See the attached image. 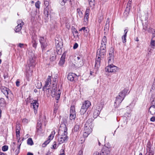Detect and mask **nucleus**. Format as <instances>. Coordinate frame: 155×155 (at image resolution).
<instances>
[{
    "mask_svg": "<svg viewBox=\"0 0 155 155\" xmlns=\"http://www.w3.org/2000/svg\"><path fill=\"white\" fill-rule=\"evenodd\" d=\"M21 145V143L20 144V145H19L18 147H17V149L15 151V153L17 155L18 154V153L19 152V150L20 149V146Z\"/></svg>",
    "mask_w": 155,
    "mask_h": 155,
    "instance_id": "obj_45",
    "label": "nucleus"
},
{
    "mask_svg": "<svg viewBox=\"0 0 155 155\" xmlns=\"http://www.w3.org/2000/svg\"><path fill=\"white\" fill-rule=\"evenodd\" d=\"M78 47V44L77 43H75V44L74 45L73 47V48L74 49H76Z\"/></svg>",
    "mask_w": 155,
    "mask_h": 155,
    "instance_id": "obj_52",
    "label": "nucleus"
},
{
    "mask_svg": "<svg viewBox=\"0 0 155 155\" xmlns=\"http://www.w3.org/2000/svg\"><path fill=\"white\" fill-rule=\"evenodd\" d=\"M80 125L79 124L76 125L74 128V130L75 131H77L79 128Z\"/></svg>",
    "mask_w": 155,
    "mask_h": 155,
    "instance_id": "obj_41",
    "label": "nucleus"
},
{
    "mask_svg": "<svg viewBox=\"0 0 155 155\" xmlns=\"http://www.w3.org/2000/svg\"><path fill=\"white\" fill-rule=\"evenodd\" d=\"M53 83L55 84V85H54V86H55V84H56V87H57V83L56 82V78L54 79V80L53 81Z\"/></svg>",
    "mask_w": 155,
    "mask_h": 155,
    "instance_id": "obj_59",
    "label": "nucleus"
},
{
    "mask_svg": "<svg viewBox=\"0 0 155 155\" xmlns=\"http://www.w3.org/2000/svg\"><path fill=\"white\" fill-rule=\"evenodd\" d=\"M102 109V107L101 106L98 105L97 106L93 114V117L94 118H96L99 115Z\"/></svg>",
    "mask_w": 155,
    "mask_h": 155,
    "instance_id": "obj_18",
    "label": "nucleus"
},
{
    "mask_svg": "<svg viewBox=\"0 0 155 155\" xmlns=\"http://www.w3.org/2000/svg\"><path fill=\"white\" fill-rule=\"evenodd\" d=\"M41 127H42V124L41 123H40L38 122L37 124V131L39 133H40L42 131L41 129Z\"/></svg>",
    "mask_w": 155,
    "mask_h": 155,
    "instance_id": "obj_31",
    "label": "nucleus"
},
{
    "mask_svg": "<svg viewBox=\"0 0 155 155\" xmlns=\"http://www.w3.org/2000/svg\"><path fill=\"white\" fill-rule=\"evenodd\" d=\"M40 4H41L40 2L39 1H38L35 3V5L36 7L38 8H40Z\"/></svg>",
    "mask_w": 155,
    "mask_h": 155,
    "instance_id": "obj_44",
    "label": "nucleus"
},
{
    "mask_svg": "<svg viewBox=\"0 0 155 155\" xmlns=\"http://www.w3.org/2000/svg\"><path fill=\"white\" fill-rule=\"evenodd\" d=\"M109 56H114V49L113 47H110V49Z\"/></svg>",
    "mask_w": 155,
    "mask_h": 155,
    "instance_id": "obj_33",
    "label": "nucleus"
},
{
    "mask_svg": "<svg viewBox=\"0 0 155 155\" xmlns=\"http://www.w3.org/2000/svg\"><path fill=\"white\" fill-rule=\"evenodd\" d=\"M147 152L148 153V155H154L153 151L151 150V148L149 146L147 147Z\"/></svg>",
    "mask_w": 155,
    "mask_h": 155,
    "instance_id": "obj_32",
    "label": "nucleus"
},
{
    "mask_svg": "<svg viewBox=\"0 0 155 155\" xmlns=\"http://www.w3.org/2000/svg\"><path fill=\"white\" fill-rule=\"evenodd\" d=\"M75 107L74 106H71L70 110V119L71 120H74L76 117Z\"/></svg>",
    "mask_w": 155,
    "mask_h": 155,
    "instance_id": "obj_16",
    "label": "nucleus"
},
{
    "mask_svg": "<svg viewBox=\"0 0 155 155\" xmlns=\"http://www.w3.org/2000/svg\"><path fill=\"white\" fill-rule=\"evenodd\" d=\"M16 85L18 87L20 85V82L19 80H17L16 82Z\"/></svg>",
    "mask_w": 155,
    "mask_h": 155,
    "instance_id": "obj_55",
    "label": "nucleus"
},
{
    "mask_svg": "<svg viewBox=\"0 0 155 155\" xmlns=\"http://www.w3.org/2000/svg\"><path fill=\"white\" fill-rule=\"evenodd\" d=\"M126 37L127 35H124L122 37V41L124 43H125L126 42Z\"/></svg>",
    "mask_w": 155,
    "mask_h": 155,
    "instance_id": "obj_39",
    "label": "nucleus"
},
{
    "mask_svg": "<svg viewBox=\"0 0 155 155\" xmlns=\"http://www.w3.org/2000/svg\"><path fill=\"white\" fill-rule=\"evenodd\" d=\"M35 57L33 53H30L29 56V61L28 62V67L30 68L29 67L31 66V67H34L35 65Z\"/></svg>",
    "mask_w": 155,
    "mask_h": 155,
    "instance_id": "obj_9",
    "label": "nucleus"
},
{
    "mask_svg": "<svg viewBox=\"0 0 155 155\" xmlns=\"http://www.w3.org/2000/svg\"><path fill=\"white\" fill-rule=\"evenodd\" d=\"M107 41V38L105 36H104L103 37L100 48L98 49L97 51V55H99V56L101 55V56H103L106 54Z\"/></svg>",
    "mask_w": 155,
    "mask_h": 155,
    "instance_id": "obj_3",
    "label": "nucleus"
},
{
    "mask_svg": "<svg viewBox=\"0 0 155 155\" xmlns=\"http://www.w3.org/2000/svg\"><path fill=\"white\" fill-rule=\"evenodd\" d=\"M31 104H33L35 113L36 114L37 112V110L39 104L37 101L33 100Z\"/></svg>",
    "mask_w": 155,
    "mask_h": 155,
    "instance_id": "obj_20",
    "label": "nucleus"
},
{
    "mask_svg": "<svg viewBox=\"0 0 155 155\" xmlns=\"http://www.w3.org/2000/svg\"><path fill=\"white\" fill-rule=\"evenodd\" d=\"M109 28V24H106L104 27V30L108 29Z\"/></svg>",
    "mask_w": 155,
    "mask_h": 155,
    "instance_id": "obj_51",
    "label": "nucleus"
},
{
    "mask_svg": "<svg viewBox=\"0 0 155 155\" xmlns=\"http://www.w3.org/2000/svg\"><path fill=\"white\" fill-rule=\"evenodd\" d=\"M114 61V56H109L108 57V65H113Z\"/></svg>",
    "mask_w": 155,
    "mask_h": 155,
    "instance_id": "obj_30",
    "label": "nucleus"
},
{
    "mask_svg": "<svg viewBox=\"0 0 155 155\" xmlns=\"http://www.w3.org/2000/svg\"><path fill=\"white\" fill-rule=\"evenodd\" d=\"M17 23L18 25L15 28V31L16 32H19L21 30L22 26L24 25V23L21 20H19Z\"/></svg>",
    "mask_w": 155,
    "mask_h": 155,
    "instance_id": "obj_14",
    "label": "nucleus"
},
{
    "mask_svg": "<svg viewBox=\"0 0 155 155\" xmlns=\"http://www.w3.org/2000/svg\"><path fill=\"white\" fill-rule=\"evenodd\" d=\"M90 11V9L88 8H87L85 11V15L84 18V22L85 24H86L88 22Z\"/></svg>",
    "mask_w": 155,
    "mask_h": 155,
    "instance_id": "obj_21",
    "label": "nucleus"
},
{
    "mask_svg": "<svg viewBox=\"0 0 155 155\" xmlns=\"http://www.w3.org/2000/svg\"><path fill=\"white\" fill-rule=\"evenodd\" d=\"M91 105V102L89 101H86L83 103L82 107H84L87 109Z\"/></svg>",
    "mask_w": 155,
    "mask_h": 155,
    "instance_id": "obj_28",
    "label": "nucleus"
},
{
    "mask_svg": "<svg viewBox=\"0 0 155 155\" xmlns=\"http://www.w3.org/2000/svg\"><path fill=\"white\" fill-rule=\"evenodd\" d=\"M54 84L53 83V86L51 88L46 87L45 90L43 89L44 91H46V93L48 97L50 95L51 96L53 97H55V99L56 100V102L58 103V101L60 98V95L61 94V92L60 90L59 87H56V84H55V86H54Z\"/></svg>",
    "mask_w": 155,
    "mask_h": 155,
    "instance_id": "obj_1",
    "label": "nucleus"
},
{
    "mask_svg": "<svg viewBox=\"0 0 155 155\" xmlns=\"http://www.w3.org/2000/svg\"><path fill=\"white\" fill-rule=\"evenodd\" d=\"M44 13L46 16L48 17V9L47 8H45L44 11Z\"/></svg>",
    "mask_w": 155,
    "mask_h": 155,
    "instance_id": "obj_42",
    "label": "nucleus"
},
{
    "mask_svg": "<svg viewBox=\"0 0 155 155\" xmlns=\"http://www.w3.org/2000/svg\"><path fill=\"white\" fill-rule=\"evenodd\" d=\"M127 91V89L125 88L119 93L118 95L116 98V100L114 103L115 104H116V106H119L124 99Z\"/></svg>",
    "mask_w": 155,
    "mask_h": 155,
    "instance_id": "obj_5",
    "label": "nucleus"
},
{
    "mask_svg": "<svg viewBox=\"0 0 155 155\" xmlns=\"http://www.w3.org/2000/svg\"><path fill=\"white\" fill-rule=\"evenodd\" d=\"M73 33L74 34L75 33L76 34H78V31L75 29V28H74L73 31ZM77 35L78 36V35Z\"/></svg>",
    "mask_w": 155,
    "mask_h": 155,
    "instance_id": "obj_53",
    "label": "nucleus"
},
{
    "mask_svg": "<svg viewBox=\"0 0 155 155\" xmlns=\"http://www.w3.org/2000/svg\"><path fill=\"white\" fill-rule=\"evenodd\" d=\"M55 134V132L54 130L51 132V133L50 135L48 137V140L45 141L43 144L42 147H45L46 145L48 144L50 141L51 140H52L54 137V134Z\"/></svg>",
    "mask_w": 155,
    "mask_h": 155,
    "instance_id": "obj_15",
    "label": "nucleus"
},
{
    "mask_svg": "<svg viewBox=\"0 0 155 155\" xmlns=\"http://www.w3.org/2000/svg\"><path fill=\"white\" fill-rule=\"evenodd\" d=\"M58 147V146L57 144L56 143V142H54L53 143V144L52 145V148H53L54 149H55L57 148Z\"/></svg>",
    "mask_w": 155,
    "mask_h": 155,
    "instance_id": "obj_47",
    "label": "nucleus"
},
{
    "mask_svg": "<svg viewBox=\"0 0 155 155\" xmlns=\"http://www.w3.org/2000/svg\"><path fill=\"white\" fill-rule=\"evenodd\" d=\"M65 3V2L64 1H61V2H60V4L61 5H64Z\"/></svg>",
    "mask_w": 155,
    "mask_h": 155,
    "instance_id": "obj_60",
    "label": "nucleus"
},
{
    "mask_svg": "<svg viewBox=\"0 0 155 155\" xmlns=\"http://www.w3.org/2000/svg\"><path fill=\"white\" fill-rule=\"evenodd\" d=\"M149 112L151 115H155V103H152V105L149 108Z\"/></svg>",
    "mask_w": 155,
    "mask_h": 155,
    "instance_id": "obj_22",
    "label": "nucleus"
},
{
    "mask_svg": "<svg viewBox=\"0 0 155 155\" xmlns=\"http://www.w3.org/2000/svg\"><path fill=\"white\" fill-rule=\"evenodd\" d=\"M150 120L152 122H154L155 121V116H153L151 118Z\"/></svg>",
    "mask_w": 155,
    "mask_h": 155,
    "instance_id": "obj_56",
    "label": "nucleus"
},
{
    "mask_svg": "<svg viewBox=\"0 0 155 155\" xmlns=\"http://www.w3.org/2000/svg\"><path fill=\"white\" fill-rule=\"evenodd\" d=\"M49 2L48 1H45L44 4L46 7H47L49 5Z\"/></svg>",
    "mask_w": 155,
    "mask_h": 155,
    "instance_id": "obj_54",
    "label": "nucleus"
},
{
    "mask_svg": "<svg viewBox=\"0 0 155 155\" xmlns=\"http://www.w3.org/2000/svg\"><path fill=\"white\" fill-rule=\"evenodd\" d=\"M105 70L108 72H113L114 73L117 71L118 70V68L113 65H108L105 68Z\"/></svg>",
    "mask_w": 155,
    "mask_h": 155,
    "instance_id": "obj_12",
    "label": "nucleus"
},
{
    "mask_svg": "<svg viewBox=\"0 0 155 155\" xmlns=\"http://www.w3.org/2000/svg\"><path fill=\"white\" fill-rule=\"evenodd\" d=\"M127 91V89L125 88L119 93L118 95L116 98V100L114 103L115 104H116V106H119L124 99Z\"/></svg>",
    "mask_w": 155,
    "mask_h": 155,
    "instance_id": "obj_4",
    "label": "nucleus"
},
{
    "mask_svg": "<svg viewBox=\"0 0 155 155\" xmlns=\"http://www.w3.org/2000/svg\"><path fill=\"white\" fill-rule=\"evenodd\" d=\"M8 147L6 145H5L2 147V150L3 151H6L8 150Z\"/></svg>",
    "mask_w": 155,
    "mask_h": 155,
    "instance_id": "obj_43",
    "label": "nucleus"
},
{
    "mask_svg": "<svg viewBox=\"0 0 155 155\" xmlns=\"http://www.w3.org/2000/svg\"><path fill=\"white\" fill-rule=\"evenodd\" d=\"M74 65L77 67H80L84 64L83 58L79 56L75 58L74 59Z\"/></svg>",
    "mask_w": 155,
    "mask_h": 155,
    "instance_id": "obj_11",
    "label": "nucleus"
},
{
    "mask_svg": "<svg viewBox=\"0 0 155 155\" xmlns=\"http://www.w3.org/2000/svg\"><path fill=\"white\" fill-rule=\"evenodd\" d=\"M99 19L98 20V22L100 23L103 19V17L101 16H100V17H99Z\"/></svg>",
    "mask_w": 155,
    "mask_h": 155,
    "instance_id": "obj_57",
    "label": "nucleus"
},
{
    "mask_svg": "<svg viewBox=\"0 0 155 155\" xmlns=\"http://www.w3.org/2000/svg\"><path fill=\"white\" fill-rule=\"evenodd\" d=\"M87 110L86 109L83 107H81V109L80 110V113L81 114H83L84 113H85L86 111Z\"/></svg>",
    "mask_w": 155,
    "mask_h": 155,
    "instance_id": "obj_36",
    "label": "nucleus"
},
{
    "mask_svg": "<svg viewBox=\"0 0 155 155\" xmlns=\"http://www.w3.org/2000/svg\"><path fill=\"white\" fill-rule=\"evenodd\" d=\"M79 16L80 18H82L83 16L82 12H79V13H77V16Z\"/></svg>",
    "mask_w": 155,
    "mask_h": 155,
    "instance_id": "obj_49",
    "label": "nucleus"
},
{
    "mask_svg": "<svg viewBox=\"0 0 155 155\" xmlns=\"http://www.w3.org/2000/svg\"><path fill=\"white\" fill-rule=\"evenodd\" d=\"M21 129L20 124L18 122L16 123V133L17 139L19 140L20 139V130Z\"/></svg>",
    "mask_w": 155,
    "mask_h": 155,
    "instance_id": "obj_19",
    "label": "nucleus"
},
{
    "mask_svg": "<svg viewBox=\"0 0 155 155\" xmlns=\"http://www.w3.org/2000/svg\"><path fill=\"white\" fill-rule=\"evenodd\" d=\"M109 18H107L106 21V24H109Z\"/></svg>",
    "mask_w": 155,
    "mask_h": 155,
    "instance_id": "obj_62",
    "label": "nucleus"
},
{
    "mask_svg": "<svg viewBox=\"0 0 155 155\" xmlns=\"http://www.w3.org/2000/svg\"><path fill=\"white\" fill-rule=\"evenodd\" d=\"M60 152H61V153H61V154H60V155H65V154H64V150H61Z\"/></svg>",
    "mask_w": 155,
    "mask_h": 155,
    "instance_id": "obj_58",
    "label": "nucleus"
},
{
    "mask_svg": "<svg viewBox=\"0 0 155 155\" xmlns=\"http://www.w3.org/2000/svg\"><path fill=\"white\" fill-rule=\"evenodd\" d=\"M92 120L89 119L87 121L84 125V131L91 133L92 131L93 126L92 123Z\"/></svg>",
    "mask_w": 155,
    "mask_h": 155,
    "instance_id": "obj_6",
    "label": "nucleus"
},
{
    "mask_svg": "<svg viewBox=\"0 0 155 155\" xmlns=\"http://www.w3.org/2000/svg\"><path fill=\"white\" fill-rule=\"evenodd\" d=\"M76 75L73 73H69L68 75V79L71 81H74V78L76 77Z\"/></svg>",
    "mask_w": 155,
    "mask_h": 155,
    "instance_id": "obj_25",
    "label": "nucleus"
},
{
    "mask_svg": "<svg viewBox=\"0 0 155 155\" xmlns=\"http://www.w3.org/2000/svg\"><path fill=\"white\" fill-rule=\"evenodd\" d=\"M66 56V54L64 53L61 58L60 60L59 61V64L60 65L62 66L63 65L65 62V59Z\"/></svg>",
    "mask_w": 155,
    "mask_h": 155,
    "instance_id": "obj_29",
    "label": "nucleus"
},
{
    "mask_svg": "<svg viewBox=\"0 0 155 155\" xmlns=\"http://www.w3.org/2000/svg\"><path fill=\"white\" fill-rule=\"evenodd\" d=\"M143 30L144 32L146 31L147 30L148 23H145V24L143 23Z\"/></svg>",
    "mask_w": 155,
    "mask_h": 155,
    "instance_id": "obj_34",
    "label": "nucleus"
},
{
    "mask_svg": "<svg viewBox=\"0 0 155 155\" xmlns=\"http://www.w3.org/2000/svg\"><path fill=\"white\" fill-rule=\"evenodd\" d=\"M31 38L32 39V43L33 44V46L34 48H36L37 44V36L35 35H33Z\"/></svg>",
    "mask_w": 155,
    "mask_h": 155,
    "instance_id": "obj_24",
    "label": "nucleus"
},
{
    "mask_svg": "<svg viewBox=\"0 0 155 155\" xmlns=\"http://www.w3.org/2000/svg\"><path fill=\"white\" fill-rule=\"evenodd\" d=\"M24 44H23L20 43L19 44L18 46L22 48L23 47V46H24Z\"/></svg>",
    "mask_w": 155,
    "mask_h": 155,
    "instance_id": "obj_61",
    "label": "nucleus"
},
{
    "mask_svg": "<svg viewBox=\"0 0 155 155\" xmlns=\"http://www.w3.org/2000/svg\"><path fill=\"white\" fill-rule=\"evenodd\" d=\"M2 92L5 95L6 98L9 99V97L11 99L12 95L11 91L9 88L5 87H2L1 88Z\"/></svg>",
    "mask_w": 155,
    "mask_h": 155,
    "instance_id": "obj_10",
    "label": "nucleus"
},
{
    "mask_svg": "<svg viewBox=\"0 0 155 155\" xmlns=\"http://www.w3.org/2000/svg\"><path fill=\"white\" fill-rule=\"evenodd\" d=\"M59 136L58 139L60 144L66 142L68 139L67 136V128L66 125L64 124H61L58 133Z\"/></svg>",
    "mask_w": 155,
    "mask_h": 155,
    "instance_id": "obj_2",
    "label": "nucleus"
},
{
    "mask_svg": "<svg viewBox=\"0 0 155 155\" xmlns=\"http://www.w3.org/2000/svg\"><path fill=\"white\" fill-rule=\"evenodd\" d=\"M91 133H89L88 132H87L86 131H84V134H83V136L84 137H87L88 135L90 134Z\"/></svg>",
    "mask_w": 155,
    "mask_h": 155,
    "instance_id": "obj_46",
    "label": "nucleus"
},
{
    "mask_svg": "<svg viewBox=\"0 0 155 155\" xmlns=\"http://www.w3.org/2000/svg\"><path fill=\"white\" fill-rule=\"evenodd\" d=\"M27 144L28 145H32L33 144V143L32 139L31 138H29L27 140Z\"/></svg>",
    "mask_w": 155,
    "mask_h": 155,
    "instance_id": "obj_35",
    "label": "nucleus"
},
{
    "mask_svg": "<svg viewBox=\"0 0 155 155\" xmlns=\"http://www.w3.org/2000/svg\"><path fill=\"white\" fill-rule=\"evenodd\" d=\"M27 155H33V154L32 153L28 152V153Z\"/></svg>",
    "mask_w": 155,
    "mask_h": 155,
    "instance_id": "obj_64",
    "label": "nucleus"
},
{
    "mask_svg": "<svg viewBox=\"0 0 155 155\" xmlns=\"http://www.w3.org/2000/svg\"><path fill=\"white\" fill-rule=\"evenodd\" d=\"M5 104V101L4 98H1L0 99V104L1 106H2Z\"/></svg>",
    "mask_w": 155,
    "mask_h": 155,
    "instance_id": "obj_40",
    "label": "nucleus"
},
{
    "mask_svg": "<svg viewBox=\"0 0 155 155\" xmlns=\"http://www.w3.org/2000/svg\"><path fill=\"white\" fill-rule=\"evenodd\" d=\"M150 46L152 48H154L155 46V41L152 39L150 42Z\"/></svg>",
    "mask_w": 155,
    "mask_h": 155,
    "instance_id": "obj_37",
    "label": "nucleus"
},
{
    "mask_svg": "<svg viewBox=\"0 0 155 155\" xmlns=\"http://www.w3.org/2000/svg\"><path fill=\"white\" fill-rule=\"evenodd\" d=\"M154 37H155V31L154 30L153 31L152 33Z\"/></svg>",
    "mask_w": 155,
    "mask_h": 155,
    "instance_id": "obj_63",
    "label": "nucleus"
},
{
    "mask_svg": "<svg viewBox=\"0 0 155 155\" xmlns=\"http://www.w3.org/2000/svg\"><path fill=\"white\" fill-rule=\"evenodd\" d=\"M79 31H81L82 33L83 32L84 36H87L89 32L88 29L87 28L83 27L82 28L79 29Z\"/></svg>",
    "mask_w": 155,
    "mask_h": 155,
    "instance_id": "obj_27",
    "label": "nucleus"
},
{
    "mask_svg": "<svg viewBox=\"0 0 155 155\" xmlns=\"http://www.w3.org/2000/svg\"><path fill=\"white\" fill-rule=\"evenodd\" d=\"M111 150L110 147H108L105 146L102 150V154H100L99 152H96L94 153L93 155H110Z\"/></svg>",
    "mask_w": 155,
    "mask_h": 155,
    "instance_id": "obj_7",
    "label": "nucleus"
},
{
    "mask_svg": "<svg viewBox=\"0 0 155 155\" xmlns=\"http://www.w3.org/2000/svg\"><path fill=\"white\" fill-rule=\"evenodd\" d=\"M42 51L45 50L48 45V41L46 38L40 36L39 39Z\"/></svg>",
    "mask_w": 155,
    "mask_h": 155,
    "instance_id": "obj_8",
    "label": "nucleus"
},
{
    "mask_svg": "<svg viewBox=\"0 0 155 155\" xmlns=\"http://www.w3.org/2000/svg\"><path fill=\"white\" fill-rule=\"evenodd\" d=\"M104 55L101 56L97 55V56L96 58L95 67H96L97 68H99L100 65V63L101 61V58H103Z\"/></svg>",
    "mask_w": 155,
    "mask_h": 155,
    "instance_id": "obj_17",
    "label": "nucleus"
},
{
    "mask_svg": "<svg viewBox=\"0 0 155 155\" xmlns=\"http://www.w3.org/2000/svg\"><path fill=\"white\" fill-rule=\"evenodd\" d=\"M154 29L152 28H149L148 29H147V31L150 33H152Z\"/></svg>",
    "mask_w": 155,
    "mask_h": 155,
    "instance_id": "obj_48",
    "label": "nucleus"
},
{
    "mask_svg": "<svg viewBox=\"0 0 155 155\" xmlns=\"http://www.w3.org/2000/svg\"><path fill=\"white\" fill-rule=\"evenodd\" d=\"M51 54L50 55V60L51 61H54L55 60L56 54H58L54 50L51 51Z\"/></svg>",
    "mask_w": 155,
    "mask_h": 155,
    "instance_id": "obj_26",
    "label": "nucleus"
},
{
    "mask_svg": "<svg viewBox=\"0 0 155 155\" xmlns=\"http://www.w3.org/2000/svg\"><path fill=\"white\" fill-rule=\"evenodd\" d=\"M83 150L82 149L80 150L77 155H83Z\"/></svg>",
    "mask_w": 155,
    "mask_h": 155,
    "instance_id": "obj_50",
    "label": "nucleus"
},
{
    "mask_svg": "<svg viewBox=\"0 0 155 155\" xmlns=\"http://www.w3.org/2000/svg\"><path fill=\"white\" fill-rule=\"evenodd\" d=\"M89 4L90 7H93L94 5V1H90L89 2Z\"/></svg>",
    "mask_w": 155,
    "mask_h": 155,
    "instance_id": "obj_38",
    "label": "nucleus"
},
{
    "mask_svg": "<svg viewBox=\"0 0 155 155\" xmlns=\"http://www.w3.org/2000/svg\"><path fill=\"white\" fill-rule=\"evenodd\" d=\"M51 77L50 76H49L48 77L47 80L46 81L45 86L43 87V89L44 90H45L46 87H48L50 86V85L51 84Z\"/></svg>",
    "mask_w": 155,
    "mask_h": 155,
    "instance_id": "obj_23",
    "label": "nucleus"
},
{
    "mask_svg": "<svg viewBox=\"0 0 155 155\" xmlns=\"http://www.w3.org/2000/svg\"><path fill=\"white\" fill-rule=\"evenodd\" d=\"M55 45L57 53L58 54H61L62 51L61 48L62 45V43L61 41L55 40Z\"/></svg>",
    "mask_w": 155,
    "mask_h": 155,
    "instance_id": "obj_13",
    "label": "nucleus"
}]
</instances>
